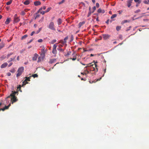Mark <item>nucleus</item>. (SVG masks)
<instances>
[{"instance_id": "dca6fc26", "label": "nucleus", "mask_w": 149, "mask_h": 149, "mask_svg": "<svg viewBox=\"0 0 149 149\" xmlns=\"http://www.w3.org/2000/svg\"><path fill=\"white\" fill-rule=\"evenodd\" d=\"M62 22V20L61 18H59L57 20L58 24L60 25L61 24Z\"/></svg>"}, {"instance_id": "69168bd1", "label": "nucleus", "mask_w": 149, "mask_h": 149, "mask_svg": "<svg viewBox=\"0 0 149 149\" xmlns=\"http://www.w3.org/2000/svg\"><path fill=\"white\" fill-rule=\"evenodd\" d=\"M12 64H13V63H10V64H9L8 65V67H10Z\"/></svg>"}, {"instance_id": "5701e85b", "label": "nucleus", "mask_w": 149, "mask_h": 149, "mask_svg": "<svg viewBox=\"0 0 149 149\" xmlns=\"http://www.w3.org/2000/svg\"><path fill=\"white\" fill-rule=\"evenodd\" d=\"M28 37V35H25L24 36H22L21 38V40H23L26 39Z\"/></svg>"}, {"instance_id": "a878e982", "label": "nucleus", "mask_w": 149, "mask_h": 149, "mask_svg": "<svg viewBox=\"0 0 149 149\" xmlns=\"http://www.w3.org/2000/svg\"><path fill=\"white\" fill-rule=\"evenodd\" d=\"M52 53L54 54H56L57 53V51L56 49H53Z\"/></svg>"}, {"instance_id": "8fccbe9b", "label": "nucleus", "mask_w": 149, "mask_h": 149, "mask_svg": "<svg viewBox=\"0 0 149 149\" xmlns=\"http://www.w3.org/2000/svg\"><path fill=\"white\" fill-rule=\"evenodd\" d=\"M41 29L42 28H39L38 30L37 31H36V33H38L40 32V31H41Z\"/></svg>"}, {"instance_id": "6e6552de", "label": "nucleus", "mask_w": 149, "mask_h": 149, "mask_svg": "<svg viewBox=\"0 0 149 149\" xmlns=\"http://www.w3.org/2000/svg\"><path fill=\"white\" fill-rule=\"evenodd\" d=\"M133 0H128L127 1V6L129 8L131 5Z\"/></svg>"}, {"instance_id": "ea45409f", "label": "nucleus", "mask_w": 149, "mask_h": 149, "mask_svg": "<svg viewBox=\"0 0 149 149\" xmlns=\"http://www.w3.org/2000/svg\"><path fill=\"white\" fill-rule=\"evenodd\" d=\"M76 54L74 55V58H71L70 59H71L73 61H74L76 59Z\"/></svg>"}, {"instance_id": "e433bc0d", "label": "nucleus", "mask_w": 149, "mask_h": 149, "mask_svg": "<svg viewBox=\"0 0 149 149\" xmlns=\"http://www.w3.org/2000/svg\"><path fill=\"white\" fill-rule=\"evenodd\" d=\"M56 41V39H54L52 40L51 42V43L52 44H54L55 42Z\"/></svg>"}, {"instance_id": "c756f323", "label": "nucleus", "mask_w": 149, "mask_h": 149, "mask_svg": "<svg viewBox=\"0 0 149 149\" xmlns=\"http://www.w3.org/2000/svg\"><path fill=\"white\" fill-rule=\"evenodd\" d=\"M117 16V15L116 14H113L111 17V18L112 19L116 17Z\"/></svg>"}, {"instance_id": "9d476101", "label": "nucleus", "mask_w": 149, "mask_h": 149, "mask_svg": "<svg viewBox=\"0 0 149 149\" xmlns=\"http://www.w3.org/2000/svg\"><path fill=\"white\" fill-rule=\"evenodd\" d=\"M8 64L7 63H3V64L1 65V68H5L7 66Z\"/></svg>"}, {"instance_id": "2eb2a0df", "label": "nucleus", "mask_w": 149, "mask_h": 149, "mask_svg": "<svg viewBox=\"0 0 149 149\" xmlns=\"http://www.w3.org/2000/svg\"><path fill=\"white\" fill-rule=\"evenodd\" d=\"M28 10V9H25V10L22 11L20 13L21 15H24L25 14V12L24 11H25L26 12H27Z\"/></svg>"}, {"instance_id": "603ef678", "label": "nucleus", "mask_w": 149, "mask_h": 149, "mask_svg": "<svg viewBox=\"0 0 149 149\" xmlns=\"http://www.w3.org/2000/svg\"><path fill=\"white\" fill-rule=\"evenodd\" d=\"M96 7L97 8H99V6H100L99 4V3H96Z\"/></svg>"}, {"instance_id": "338daca9", "label": "nucleus", "mask_w": 149, "mask_h": 149, "mask_svg": "<svg viewBox=\"0 0 149 149\" xmlns=\"http://www.w3.org/2000/svg\"><path fill=\"white\" fill-rule=\"evenodd\" d=\"M76 54L74 52H73L72 54V55H73V58H74V55Z\"/></svg>"}, {"instance_id": "a18cd8bd", "label": "nucleus", "mask_w": 149, "mask_h": 149, "mask_svg": "<svg viewBox=\"0 0 149 149\" xmlns=\"http://www.w3.org/2000/svg\"><path fill=\"white\" fill-rule=\"evenodd\" d=\"M44 19V17H42V18H41V19L39 21V22H42L43 21Z\"/></svg>"}, {"instance_id": "de8ad7c7", "label": "nucleus", "mask_w": 149, "mask_h": 149, "mask_svg": "<svg viewBox=\"0 0 149 149\" xmlns=\"http://www.w3.org/2000/svg\"><path fill=\"white\" fill-rule=\"evenodd\" d=\"M96 9V7L95 6H94L93 7V11H92V13H93L94 11Z\"/></svg>"}, {"instance_id": "774afa93", "label": "nucleus", "mask_w": 149, "mask_h": 149, "mask_svg": "<svg viewBox=\"0 0 149 149\" xmlns=\"http://www.w3.org/2000/svg\"><path fill=\"white\" fill-rule=\"evenodd\" d=\"M17 59L18 61L19 60V56H18L17 57Z\"/></svg>"}, {"instance_id": "aec40b11", "label": "nucleus", "mask_w": 149, "mask_h": 149, "mask_svg": "<svg viewBox=\"0 0 149 149\" xmlns=\"http://www.w3.org/2000/svg\"><path fill=\"white\" fill-rule=\"evenodd\" d=\"M44 58H42V57L41 56H40V57H39L38 58V61L37 62L38 63H39V62H40V61H41Z\"/></svg>"}, {"instance_id": "0e129e2a", "label": "nucleus", "mask_w": 149, "mask_h": 149, "mask_svg": "<svg viewBox=\"0 0 149 149\" xmlns=\"http://www.w3.org/2000/svg\"><path fill=\"white\" fill-rule=\"evenodd\" d=\"M81 74H83V75H86V73H82V72H81Z\"/></svg>"}, {"instance_id": "4d7b16f0", "label": "nucleus", "mask_w": 149, "mask_h": 149, "mask_svg": "<svg viewBox=\"0 0 149 149\" xmlns=\"http://www.w3.org/2000/svg\"><path fill=\"white\" fill-rule=\"evenodd\" d=\"M40 15H37L35 17V19H36V18H38L39 17Z\"/></svg>"}, {"instance_id": "4c0bfd02", "label": "nucleus", "mask_w": 149, "mask_h": 149, "mask_svg": "<svg viewBox=\"0 0 149 149\" xmlns=\"http://www.w3.org/2000/svg\"><path fill=\"white\" fill-rule=\"evenodd\" d=\"M51 9V7H49V8H48L47 9V10L45 11L46 13H47V12H49L50 10Z\"/></svg>"}, {"instance_id": "f03ea898", "label": "nucleus", "mask_w": 149, "mask_h": 149, "mask_svg": "<svg viewBox=\"0 0 149 149\" xmlns=\"http://www.w3.org/2000/svg\"><path fill=\"white\" fill-rule=\"evenodd\" d=\"M93 62H94V64H92L91 63H89L88 64V65L87 66H86L85 67V68H87V67H92V69H91L92 70V71H95V70L96 69L97 71L98 70V68H97V65L96 64V63H97V62H95V61H93Z\"/></svg>"}, {"instance_id": "864d4df0", "label": "nucleus", "mask_w": 149, "mask_h": 149, "mask_svg": "<svg viewBox=\"0 0 149 149\" xmlns=\"http://www.w3.org/2000/svg\"><path fill=\"white\" fill-rule=\"evenodd\" d=\"M140 11H141V10L140 9H138L135 11V13H138L140 12Z\"/></svg>"}, {"instance_id": "39448f33", "label": "nucleus", "mask_w": 149, "mask_h": 149, "mask_svg": "<svg viewBox=\"0 0 149 149\" xmlns=\"http://www.w3.org/2000/svg\"><path fill=\"white\" fill-rule=\"evenodd\" d=\"M48 27L49 28L52 30H55V29L54 27V23L53 22H50Z\"/></svg>"}, {"instance_id": "cd10ccee", "label": "nucleus", "mask_w": 149, "mask_h": 149, "mask_svg": "<svg viewBox=\"0 0 149 149\" xmlns=\"http://www.w3.org/2000/svg\"><path fill=\"white\" fill-rule=\"evenodd\" d=\"M85 22H80L79 24V27H81L84 24Z\"/></svg>"}, {"instance_id": "72a5a7b5", "label": "nucleus", "mask_w": 149, "mask_h": 149, "mask_svg": "<svg viewBox=\"0 0 149 149\" xmlns=\"http://www.w3.org/2000/svg\"><path fill=\"white\" fill-rule=\"evenodd\" d=\"M134 1L135 2H137L138 4L140 3L141 2L140 0H134Z\"/></svg>"}, {"instance_id": "c85d7f7f", "label": "nucleus", "mask_w": 149, "mask_h": 149, "mask_svg": "<svg viewBox=\"0 0 149 149\" xmlns=\"http://www.w3.org/2000/svg\"><path fill=\"white\" fill-rule=\"evenodd\" d=\"M121 28V26H117L116 27V30H117V31H119V30H120Z\"/></svg>"}, {"instance_id": "7c9ffc66", "label": "nucleus", "mask_w": 149, "mask_h": 149, "mask_svg": "<svg viewBox=\"0 0 149 149\" xmlns=\"http://www.w3.org/2000/svg\"><path fill=\"white\" fill-rule=\"evenodd\" d=\"M57 44L56 45V44H54L53 46V49H56V47L57 46V44Z\"/></svg>"}, {"instance_id": "052dcab7", "label": "nucleus", "mask_w": 149, "mask_h": 149, "mask_svg": "<svg viewBox=\"0 0 149 149\" xmlns=\"http://www.w3.org/2000/svg\"><path fill=\"white\" fill-rule=\"evenodd\" d=\"M109 20L108 19L106 22V23L108 24H109Z\"/></svg>"}, {"instance_id": "2f4dec72", "label": "nucleus", "mask_w": 149, "mask_h": 149, "mask_svg": "<svg viewBox=\"0 0 149 149\" xmlns=\"http://www.w3.org/2000/svg\"><path fill=\"white\" fill-rule=\"evenodd\" d=\"M12 2V1L10 0L9 1L7 2L6 3V4L7 5H9L10 4H11V3Z\"/></svg>"}, {"instance_id": "37998d69", "label": "nucleus", "mask_w": 149, "mask_h": 149, "mask_svg": "<svg viewBox=\"0 0 149 149\" xmlns=\"http://www.w3.org/2000/svg\"><path fill=\"white\" fill-rule=\"evenodd\" d=\"M16 56H15L13 58H10V61H8V62H10V61H13L15 58Z\"/></svg>"}, {"instance_id": "0eeeda50", "label": "nucleus", "mask_w": 149, "mask_h": 149, "mask_svg": "<svg viewBox=\"0 0 149 149\" xmlns=\"http://www.w3.org/2000/svg\"><path fill=\"white\" fill-rule=\"evenodd\" d=\"M103 37L104 40H106L108 39L110 37V36L108 34H103L102 35Z\"/></svg>"}, {"instance_id": "b1692460", "label": "nucleus", "mask_w": 149, "mask_h": 149, "mask_svg": "<svg viewBox=\"0 0 149 149\" xmlns=\"http://www.w3.org/2000/svg\"><path fill=\"white\" fill-rule=\"evenodd\" d=\"M143 2L145 4H149V0H144L143 1Z\"/></svg>"}, {"instance_id": "423d86ee", "label": "nucleus", "mask_w": 149, "mask_h": 149, "mask_svg": "<svg viewBox=\"0 0 149 149\" xmlns=\"http://www.w3.org/2000/svg\"><path fill=\"white\" fill-rule=\"evenodd\" d=\"M10 105L11 104L10 103L8 106H5L4 108H1V109H0V110L4 111L6 109H8Z\"/></svg>"}, {"instance_id": "3c124183", "label": "nucleus", "mask_w": 149, "mask_h": 149, "mask_svg": "<svg viewBox=\"0 0 149 149\" xmlns=\"http://www.w3.org/2000/svg\"><path fill=\"white\" fill-rule=\"evenodd\" d=\"M63 44H59L58 45V47L59 48H61V47H63Z\"/></svg>"}, {"instance_id": "79ce46f5", "label": "nucleus", "mask_w": 149, "mask_h": 149, "mask_svg": "<svg viewBox=\"0 0 149 149\" xmlns=\"http://www.w3.org/2000/svg\"><path fill=\"white\" fill-rule=\"evenodd\" d=\"M40 14H42V15H44L45 13H46V11H42L40 12Z\"/></svg>"}, {"instance_id": "f704fd0d", "label": "nucleus", "mask_w": 149, "mask_h": 149, "mask_svg": "<svg viewBox=\"0 0 149 149\" xmlns=\"http://www.w3.org/2000/svg\"><path fill=\"white\" fill-rule=\"evenodd\" d=\"M10 71L11 72L14 73L15 71V69L14 68H12L10 70Z\"/></svg>"}, {"instance_id": "f3484780", "label": "nucleus", "mask_w": 149, "mask_h": 149, "mask_svg": "<svg viewBox=\"0 0 149 149\" xmlns=\"http://www.w3.org/2000/svg\"><path fill=\"white\" fill-rule=\"evenodd\" d=\"M31 76H30L29 77H25V79L24 81V82H25V81H30V79Z\"/></svg>"}, {"instance_id": "7ed1b4c3", "label": "nucleus", "mask_w": 149, "mask_h": 149, "mask_svg": "<svg viewBox=\"0 0 149 149\" xmlns=\"http://www.w3.org/2000/svg\"><path fill=\"white\" fill-rule=\"evenodd\" d=\"M41 52L40 53V55L42 57V58H44L45 56V54L47 51V49L45 48H43L41 49Z\"/></svg>"}, {"instance_id": "20e7f679", "label": "nucleus", "mask_w": 149, "mask_h": 149, "mask_svg": "<svg viewBox=\"0 0 149 149\" xmlns=\"http://www.w3.org/2000/svg\"><path fill=\"white\" fill-rule=\"evenodd\" d=\"M24 70V67H21L19 68L17 70L18 73L16 75L17 77L20 76L23 72Z\"/></svg>"}, {"instance_id": "c9c22d12", "label": "nucleus", "mask_w": 149, "mask_h": 149, "mask_svg": "<svg viewBox=\"0 0 149 149\" xmlns=\"http://www.w3.org/2000/svg\"><path fill=\"white\" fill-rule=\"evenodd\" d=\"M31 76L33 77L34 78L35 77H37L38 76L37 74H33Z\"/></svg>"}, {"instance_id": "6ab92c4d", "label": "nucleus", "mask_w": 149, "mask_h": 149, "mask_svg": "<svg viewBox=\"0 0 149 149\" xmlns=\"http://www.w3.org/2000/svg\"><path fill=\"white\" fill-rule=\"evenodd\" d=\"M30 0H26L24 2V4L25 5H28L30 3Z\"/></svg>"}, {"instance_id": "09e8293b", "label": "nucleus", "mask_w": 149, "mask_h": 149, "mask_svg": "<svg viewBox=\"0 0 149 149\" xmlns=\"http://www.w3.org/2000/svg\"><path fill=\"white\" fill-rule=\"evenodd\" d=\"M64 0H62L60 2L58 3V4H61L62 3H63L64 2Z\"/></svg>"}, {"instance_id": "c03bdc74", "label": "nucleus", "mask_w": 149, "mask_h": 149, "mask_svg": "<svg viewBox=\"0 0 149 149\" xmlns=\"http://www.w3.org/2000/svg\"><path fill=\"white\" fill-rule=\"evenodd\" d=\"M13 54V53H11L9 54H8L7 55V58H8L11 55Z\"/></svg>"}, {"instance_id": "473e14b6", "label": "nucleus", "mask_w": 149, "mask_h": 149, "mask_svg": "<svg viewBox=\"0 0 149 149\" xmlns=\"http://www.w3.org/2000/svg\"><path fill=\"white\" fill-rule=\"evenodd\" d=\"M71 53V52L70 51L68 52L67 54L66 55H65V56H68L69 55H70Z\"/></svg>"}, {"instance_id": "9b49d317", "label": "nucleus", "mask_w": 149, "mask_h": 149, "mask_svg": "<svg viewBox=\"0 0 149 149\" xmlns=\"http://www.w3.org/2000/svg\"><path fill=\"white\" fill-rule=\"evenodd\" d=\"M56 61V59L55 58L50 59L49 60V63L52 64L53 63H54Z\"/></svg>"}, {"instance_id": "58836bf2", "label": "nucleus", "mask_w": 149, "mask_h": 149, "mask_svg": "<svg viewBox=\"0 0 149 149\" xmlns=\"http://www.w3.org/2000/svg\"><path fill=\"white\" fill-rule=\"evenodd\" d=\"M23 84L22 85V86H24L26 84H28V82L27 81H25V82H24V81L22 82Z\"/></svg>"}, {"instance_id": "4468645a", "label": "nucleus", "mask_w": 149, "mask_h": 149, "mask_svg": "<svg viewBox=\"0 0 149 149\" xmlns=\"http://www.w3.org/2000/svg\"><path fill=\"white\" fill-rule=\"evenodd\" d=\"M97 12L99 13H105V11L104 10H102L101 8H100L98 9Z\"/></svg>"}, {"instance_id": "393cba45", "label": "nucleus", "mask_w": 149, "mask_h": 149, "mask_svg": "<svg viewBox=\"0 0 149 149\" xmlns=\"http://www.w3.org/2000/svg\"><path fill=\"white\" fill-rule=\"evenodd\" d=\"M57 50L61 52H63L64 50V49L61 48H57Z\"/></svg>"}, {"instance_id": "4be33fe9", "label": "nucleus", "mask_w": 149, "mask_h": 149, "mask_svg": "<svg viewBox=\"0 0 149 149\" xmlns=\"http://www.w3.org/2000/svg\"><path fill=\"white\" fill-rule=\"evenodd\" d=\"M130 22V21L127 20H125L121 22V24L122 25L124 23H127V22Z\"/></svg>"}, {"instance_id": "13d9d810", "label": "nucleus", "mask_w": 149, "mask_h": 149, "mask_svg": "<svg viewBox=\"0 0 149 149\" xmlns=\"http://www.w3.org/2000/svg\"><path fill=\"white\" fill-rule=\"evenodd\" d=\"M35 33V31H32L31 32V36H32Z\"/></svg>"}, {"instance_id": "a211bd4d", "label": "nucleus", "mask_w": 149, "mask_h": 149, "mask_svg": "<svg viewBox=\"0 0 149 149\" xmlns=\"http://www.w3.org/2000/svg\"><path fill=\"white\" fill-rule=\"evenodd\" d=\"M10 18H7L6 19V21L5 22V24H9L10 22Z\"/></svg>"}, {"instance_id": "bf43d9fd", "label": "nucleus", "mask_w": 149, "mask_h": 149, "mask_svg": "<svg viewBox=\"0 0 149 149\" xmlns=\"http://www.w3.org/2000/svg\"><path fill=\"white\" fill-rule=\"evenodd\" d=\"M11 75V74L10 72H8L7 73V75L8 76H10Z\"/></svg>"}, {"instance_id": "bb28decb", "label": "nucleus", "mask_w": 149, "mask_h": 149, "mask_svg": "<svg viewBox=\"0 0 149 149\" xmlns=\"http://www.w3.org/2000/svg\"><path fill=\"white\" fill-rule=\"evenodd\" d=\"M68 36H67L65 37L64 39V40L63 41H64V42L65 43L66 42V40H68Z\"/></svg>"}, {"instance_id": "a19ab883", "label": "nucleus", "mask_w": 149, "mask_h": 149, "mask_svg": "<svg viewBox=\"0 0 149 149\" xmlns=\"http://www.w3.org/2000/svg\"><path fill=\"white\" fill-rule=\"evenodd\" d=\"M91 13H92V12H91V11H89L88 13L87 17H89L90 16V15H91Z\"/></svg>"}, {"instance_id": "5fc2aeb1", "label": "nucleus", "mask_w": 149, "mask_h": 149, "mask_svg": "<svg viewBox=\"0 0 149 149\" xmlns=\"http://www.w3.org/2000/svg\"><path fill=\"white\" fill-rule=\"evenodd\" d=\"M43 40L42 39H39L38 40V42H42Z\"/></svg>"}, {"instance_id": "f8f14e48", "label": "nucleus", "mask_w": 149, "mask_h": 149, "mask_svg": "<svg viewBox=\"0 0 149 149\" xmlns=\"http://www.w3.org/2000/svg\"><path fill=\"white\" fill-rule=\"evenodd\" d=\"M34 5L36 6H38L41 4V2L39 1H35L34 2Z\"/></svg>"}, {"instance_id": "6e6d98bb", "label": "nucleus", "mask_w": 149, "mask_h": 149, "mask_svg": "<svg viewBox=\"0 0 149 149\" xmlns=\"http://www.w3.org/2000/svg\"><path fill=\"white\" fill-rule=\"evenodd\" d=\"M42 7H41V8H40L39 9V10H38V13L39 12H40L41 10H42Z\"/></svg>"}, {"instance_id": "1a4fd4ad", "label": "nucleus", "mask_w": 149, "mask_h": 149, "mask_svg": "<svg viewBox=\"0 0 149 149\" xmlns=\"http://www.w3.org/2000/svg\"><path fill=\"white\" fill-rule=\"evenodd\" d=\"M38 56V55L36 53H35L33 55V57L32 58V60L33 61H36L37 59V58Z\"/></svg>"}, {"instance_id": "e2e57ef3", "label": "nucleus", "mask_w": 149, "mask_h": 149, "mask_svg": "<svg viewBox=\"0 0 149 149\" xmlns=\"http://www.w3.org/2000/svg\"><path fill=\"white\" fill-rule=\"evenodd\" d=\"M42 9H43V10H45L46 8V7L45 6H44L43 7H42Z\"/></svg>"}, {"instance_id": "f257e3e1", "label": "nucleus", "mask_w": 149, "mask_h": 149, "mask_svg": "<svg viewBox=\"0 0 149 149\" xmlns=\"http://www.w3.org/2000/svg\"><path fill=\"white\" fill-rule=\"evenodd\" d=\"M21 88V85H19V86L17 87V89L18 90L17 91H12V93L10 94V95L7 97L6 99V103H8L9 102V101H8V99L9 98H10V97H11L12 98L10 99V100L11 101V103L12 104H13L14 102L17 101L18 99L17 98V97L15 96V95H18V92L19 91H20L21 92H22V91L20 90Z\"/></svg>"}, {"instance_id": "680f3d73", "label": "nucleus", "mask_w": 149, "mask_h": 149, "mask_svg": "<svg viewBox=\"0 0 149 149\" xmlns=\"http://www.w3.org/2000/svg\"><path fill=\"white\" fill-rule=\"evenodd\" d=\"M33 41V39L31 40L29 42H28L27 43L29 44L31 42Z\"/></svg>"}, {"instance_id": "ddd939ff", "label": "nucleus", "mask_w": 149, "mask_h": 149, "mask_svg": "<svg viewBox=\"0 0 149 149\" xmlns=\"http://www.w3.org/2000/svg\"><path fill=\"white\" fill-rule=\"evenodd\" d=\"M20 20V19L18 17H15L14 18V22L17 23L19 22Z\"/></svg>"}, {"instance_id": "412c9836", "label": "nucleus", "mask_w": 149, "mask_h": 149, "mask_svg": "<svg viewBox=\"0 0 149 149\" xmlns=\"http://www.w3.org/2000/svg\"><path fill=\"white\" fill-rule=\"evenodd\" d=\"M4 46L5 44L3 42H2L0 44V47L1 49L3 48L4 47Z\"/></svg>"}, {"instance_id": "49530a36", "label": "nucleus", "mask_w": 149, "mask_h": 149, "mask_svg": "<svg viewBox=\"0 0 149 149\" xmlns=\"http://www.w3.org/2000/svg\"><path fill=\"white\" fill-rule=\"evenodd\" d=\"M59 43H61L62 44H63V45H64V44H65V43L64 42V41L62 40H60L59 42Z\"/></svg>"}]
</instances>
